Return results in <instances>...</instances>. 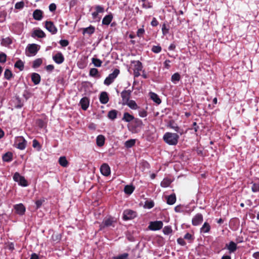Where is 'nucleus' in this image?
<instances>
[{
	"instance_id": "f257e3e1",
	"label": "nucleus",
	"mask_w": 259,
	"mask_h": 259,
	"mask_svg": "<svg viewBox=\"0 0 259 259\" xmlns=\"http://www.w3.org/2000/svg\"><path fill=\"white\" fill-rule=\"evenodd\" d=\"M164 141L169 145H176L178 142L179 136L176 133H166L163 137Z\"/></svg>"
},
{
	"instance_id": "f03ea898",
	"label": "nucleus",
	"mask_w": 259,
	"mask_h": 259,
	"mask_svg": "<svg viewBox=\"0 0 259 259\" xmlns=\"http://www.w3.org/2000/svg\"><path fill=\"white\" fill-rule=\"evenodd\" d=\"M120 73V70L118 69H115L112 73L109 74V75L105 78L104 81V83L106 85H109L111 84L117 77Z\"/></svg>"
},
{
	"instance_id": "7ed1b4c3",
	"label": "nucleus",
	"mask_w": 259,
	"mask_h": 259,
	"mask_svg": "<svg viewBox=\"0 0 259 259\" xmlns=\"http://www.w3.org/2000/svg\"><path fill=\"white\" fill-rule=\"evenodd\" d=\"M15 182H17L18 184L22 187H26L28 185L27 180L24 177L21 176L18 172H16L13 177Z\"/></svg>"
},
{
	"instance_id": "20e7f679",
	"label": "nucleus",
	"mask_w": 259,
	"mask_h": 259,
	"mask_svg": "<svg viewBox=\"0 0 259 259\" xmlns=\"http://www.w3.org/2000/svg\"><path fill=\"white\" fill-rule=\"evenodd\" d=\"M137 217V212L131 209H126L123 211L122 219L124 221L130 220Z\"/></svg>"
},
{
	"instance_id": "39448f33",
	"label": "nucleus",
	"mask_w": 259,
	"mask_h": 259,
	"mask_svg": "<svg viewBox=\"0 0 259 259\" xmlns=\"http://www.w3.org/2000/svg\"><path fill=\"white\" fill-rule=\"evenodd\" d=\"M116 221L114 220L113 218H109L105 219L102 224L100 225V230L104 229L105 227H109L112 226L114 227V224Z\"/></svg>"
},
{
	"instance_id": "423d86ee",
	"label": "nucleus",
	"mask_w": 259,
	"mask_h": 259,
	"mask_svg": "<svg viewBox=\"0 0 259 259\" xmlns=\"http://www.w3.org/2000/svg\"><path fill=\"white\" fill-rule=\"evenodd\" d=\"M27 142L22 136L17 137L15 144L16 147L20 150H24L26 146Z\"/></svg>"
},
{
	"instance_id": "0eeeda50",
	"label": "nucleus",
	"mask_w": 259,
	"mask_h": 259,
	"mask_svg": "<svg viewBox=\"0 0 259 259\" xmlns=\"http://www.w3.org/2000/svg\"><path fill=\"white\" fill-rule=\"evenodd\" d=\"M45 27L52 34H55L57 32V28L55 26L54 23L51 21H46Z\"/></svg>"
},
{
	"instance_id": "6e6552de",
	"label": "nucleus",
	"mask_w": 259,
	"mask_h": 259,
	"mask_svg": "<svg viewBox=\"0 0 259 259\" xmlns=\"http://www.w3.org/2000/svg\"><path fill=\"white\" fill-rule=\"evenodd\" d=\"M163 226V223L161 221H154L151 222L148 226L150 230L153 231H156L161 229Z\"/></svg>"
},
{
	"instance_id": "1a4fd4ad",
	"label": "nucleus",
	"mask_w": 259,
	"mask_h": 259,
	"mask_svg": "<svg viewBox=\"0 0 259 259\" xmlns=\"http://www.w3.org/2000/svg\"><path fill=\"white\" fill-rule=\"evenodd\" d=\"M203 221V217L201 213H198L193 218L192 224L193 226H197L200 225Z\"/></svg>"
},
{
	"instance_id": "9d476101",
	"label": "nucleus",
	"mask_w": 259,
	"mask_h": 259,
	"mask_svg": "<svg viewBox=\"0 0 259 259\" xmlns=\"http://www.w3.org/2000/svg\"><path fill=\"white\" fill-rule=\"evenodd\" d=\"M132 91L130 90H124L121 93V97L122 98L123 104H125L126 102L130 100L131 96Z\"/></svg>"
},
{
	"instance_id": "9b49d317",
	"label": "nucleus",
	"mask_w": 259,
	"mask_h": 259,
	"mask_svg": "<svg viewBox=\"0 0 259 259\" xmlns=\"http://www.w3.org/2000/svg\"><path fill=\"white\" fill-rule=\"evenodd\" d=\"M53 60L57 64H60L64 61V57L61 52H58L53 56Z\"/></svg>"
},
{
	"instance_id": "f8f14e48",
	"label": "nucleus",
	"mask_w": 259,
	"mask_h": 259,
	"mask_svg": "<svg viewBox=\"0 0 259 259\" xmlns=\"http://www.w3.org/2000/svg\"><path fill=\"white\" fill-rule=\"evenodd\" d=\"M101 174L105 176H108L110 174V168L108 164L103 163L100 167Z\"/></svg>"
},
{
	"instance_id": "ddd939ff",
	"label": "nucleus",
	"mask_w": 259,
	"mask_h": 259,
	"mask_svg": "<svg viewBox=\"0 0 259 259\" xmlns=\"http://www.w3.org/2000/svg\"><path fill=\"white\" fill-rule=\"evenodd\" d=\"M168 126L170 128H172L176 132L179 133L181 135L184 134V130L183 129L180 128L177 123L175 122L174 121L171 120L169 121L168 123Z\"/></svg>"
},
{
	"instance_id": "4468645a",
	"label": "nucleus",
	"mask_w": 259,
	"mask_h": 259,
	"mask_svg": "<svg viewBox=\"0 0 259 259\" xmlns=\"http://www.w3.org/2000/svg\"><path fill=\"white\" fill-rule=\"evenodd\" d=\"M14 209L17 214L19 215H23L25 212V207L22 203H19L14 205Z\"/></svg>"
},
{
	"instance_id": "2eb2a0df",
	"label": "nucleus",
	"mask_w": 259,
	"mask_h": 259,
	"mask_svg": "<svg viewBox=\"0 0 259 259\" xmlns=\"http://www.w3.org/2000/svg\"><path fill=\"white\" fill-rule=\"evenodd\" d=\"M38 46L35 44L28 45L26 49L31 54L35 55L38 52L39 49L38 48Z\"/></svg>"
},
{
	"instance_id": "dca6fc26",
	"label": "nucleus",
	"mask_w": 259,
	"mask_h": 259,
	"mask_svg": "<svg viewBox=\"0 0 259 259\" xmlns=\"http://www.w3.org/2000/svg\"><path fill=\"white\" fill-rule=\"evenodd\" d=\"M31 36L33 37H37L38 38H44L46 36V35L42 30L37 29L33 30Z\"/></svg>"
},
{
	"instance_id": "f3484780",
	"label": "nucleus",
	"mask_w": 259,
	"mask_h": 259,
	"mask_svg": "<svg viewBox=\"0 0 259 259\" xmlns=\"http://www.w3.org/2000/svg\"><path fill=\"white\" fill-rule=\"evenodd\" d=\"M96 11L92 13V15L93 19H96L98 17L99 13H103L104 12V9L103 7L100 5H97L95 7Z\"/></svg>"
},
{
	"instance_id": "a211bd4d",
	"label": "nucleus",
	"mask_w": 259,
	"mask_h": 259,
	"mask_svg": "<svg viewBox=\"0 0 259 259\" xmlns=\"http://www.w3.org/2000/svg\"><path fill=\"white\" fill-rule=\"evenodd\" d=\"M100 102L103 104H105L109 101V97L107 92H102L99 97Z\"/></svg>"
},
{
	"instance_id": "6ab92c4d",
	"label": "nucleus",
	"mask_w": 259,
	"mask_h": 259,
	"mask_svg": "<svg viewBox=\"0 0 259 259\" xmlns=\"http://www.w3.org/2000/svg\"><path fill=\"white\" fill-rule=\"evenodd\" d=\"M113 18V16L112 13L106 15L102 20V25H109L111 22Z\"/></svg>"
},
{
	"instance_id": "aec40b11",
	"label": "nucleus",
	"mask_w": 259,
	"mask_h": 259,
	"mask_svg": "<svg viewBox=\"0 0 259 259\" xmlns=\"http://www.w3.org/2000/svg\"><path fill=\"white\" fill-rule=\"evenodd\" d=\"M79 104L83 110H86L89 105V100L87 97H83L81 99Z\"/></svg>"
},
{
	"instance_id": "412c9836",
	"label": "nucleus",
	"mask_w": 259,
	"mask_h": 259,
	"mask_svg": "<svg viewBox=\"0 0 259 259\" xmlns=\"http://www.w3.org/2000/svg\"><path fill=\"white\" fill-rule=\"evenodd\" d=\"M31 77L32 81L35 85H37L40 83L41 77L38 73H32Z\"/></svg>"
},
{
	"instance_id": "4be33fe9",
	"label": "nucleus",
	"mask_w": 259,
	"mask_h": 259,
	"mask_svg": "<svg viewBox=\"0 0 259 259\" xmlns=\"http://www.w3.org/2000/svg\"><path fill=\"white\" fill-rule=\"evenodd\" d=\"M143 125V121L139 118H135L133 120V127L136 130L137 128H141Z\"/></svg>"
},
{
	"instance_id": "5701e85b",
	"label": "nucleus",
	"mask_w": 259,
	"mask_h": 259,
	"mask_svg": "<svg viewBox=\"0 0 259 259\" xmlns=\"http://www.w3.org/2000/svg\"><path fill=\"white\" fill-rule=\"evenodd\" d=\"M95 31V27L92 25H90L89 27L87 28H82V34L84 35L85 33L89 35L93 34Z\"/></svg>"
},
{
	"instance_id": "b1692460",
	"label": "nucleus",
	"mask_w": 259,
	"mask_h": 259,
	"mask_svg": "<svg viewBox=\"0 0 259 259\" xmlns=\"http://www.w3.org/2000/svg\"><path fill=\"white\" fill-rule=\"evenodd\" d=\"M33 17L36 20H40L42 18V11L36 9L33 13Z\"/></svg>"
},
{
	"instance_id": "393cba45",
	"label": "nucleus",
	"mask_w": 259,
	"mask_h": 259,
	"mask_svg": "<svg viewBox=\"0 0 259 259\" xmlns=\"http://www.w3.org/2000/svg\"><path fill=\"white\" fill-rule=\"evenodd\" d=\"M133 119H135V117L133 115L130 114L128 112H124L123 114V117L122 118V120L127 122H130L133 120Z\"/></svg>"
},
{
	"instance_id": "a878e982",
	"label": "nucleus",
	"mask_w": 259,
	"mask_h": 259,
	"mask_svg": "<svg viewBox=\"0 0 259 259\" xmlns=\"http://www.w3.org/2000/svg\"><path fill=\"white\" fill-rule=\"evenodd\" d=\"M176 201L175 194H172L166 197V203L169 205L174 204Z\"/></svg>"
},
{
	"instance_id": "bb28decb",
	"label": "nucleus",
	"mask_w": 259,
	"mask_h": 259,
	"mask_svg": "<svg viewBox=\"0 0 259 259\" xmlns=\"http://www.w3.org/2000/svg\"><path fill=\"white\" fill-rule=\"evenodd\" d=\"M150 96L151 99L156 104H160L161 103V100L156 93L150 92Z\"/></svg>"
},
{
	"instance_id": "cd10ccee",
	"label": "nucleus",
	"mask_w": 259,
	"mask_h": 259,
	"mask_svg": "<svg viewBox=\"0 0 259 259\" xmlns=\"http://www.w3.org/2000/svg\"><path fill=\"white\" fill-rule=\"evenodd\" d=\"M97 145L99 147H102L105 143V137L104 136L100 135L97 136L96 139Z\"/></svg>"
},
{
	"instance_id": "c85d7f7f",
	"label": "nucleus",
	"mask_w": 259,
	"mask_h": 259,
	"mask_svg": "<svg viewBox=\"0 0 259 259\" xmlns=\"http://www.w3.org/2000/svg\"><path fill=\"white\" fill-rule=\"evenodd\" d=\"M58 162L59 164L64 167H67L69 164V162L65 156L60 157L59 159Z\"/></svg>"
},
{
	"instance_id": "c756f323",
	"label": "nucleus",
	"mask_w": 259,
	"mask_h": 259,
	"mask_svg": "<svg viewBox=\"0 0 259 259\" xmlns=\"http://www.w3.org/2000/svg\"><path fill=\"white\" fill-rule=\"evenodd\" d=\"M210 226L207 222H205L200 228V232L202 233H206L209 232Z\"/></svg>"
},
{
	"instance_id": "7c9ffc66",
	"label": "nucleus",
	"mask_w": 259,
	"mask_h": 259,
	"mask_svg": "<svg viewBox=\"0 0 259 259\" xmlns=\"http://www.w3.org/2000/svg\"><path fill=\"white\" fill-rule=\"evenodd\" d=\"M124 104H126L132 109L136 110L139 108V107L137 105L136 102L132 100H130L126 102Z\"/></svg>"
},
{
	"instance_id": "2f4dec72",
	"label": "nucleus",
	"mask_w": 259,
	"mask_h": 259,
	"mask_svg": "<svg viewBox=\"0 0 259 259\" xmlns=\"http://www.w3.org/2000/svg\"><path fill=\"white\" fill-rule=\"evenodd\" d=\"M13 154L11 152H7L3 155V160L6 162H10L12 160Z\"/></svg>"
},
{
	"instance_id": "473e14b6",
	"label": "nucleus",
	"mask_w": 259,
	"mask_h": 259,
	"mask_svg": "<svg viewBox=\"0 0 259 259\" xmlns=\"http://www.w3.org/2000/svg\"><path fill=\"white\" fill-rule=\"evenodd\" d=\"M135 190V187L133 185H126L124 188V192L125 194L130 195Z\"/></svg>"
},
{
	"instance_id": "72a5a7b5",
	"label": "nucleus",
	"mask_w": 259,
	"mask_h": 259,
	"mask_svg": "<svg viewBox=\"0 0 259 259\" xmlns=\"http://www.w3.org/2000/svg\"><path fill=\"white\" fill-rule=\"evenodd\" d=\"M118 111L116 110H112L109 111L108 113V117L113 120L117 117V114Z\"/></svg>"
},
{
	"instance_id": "f704fd0d",
	"label": "nucleus",
	"mask_w": 259,
	"mask_h": 259,
	"mask_svg": "<svg viewBox=\"0 0 259 259\" xmlns=\"http://www.w3.org/2000/svg\"><path fill=\"white\" fill-rule=\"evenodd\" d=\"M89 74L93 77H100V75L99 73L98 70L97 68H91L90 70Z\"/></svg>"
},
{
	"instance_id": "c9c22d12",
	"label": "nucleus",
	"mask_w": 259,
	"mask_h": 259,
	"mask_svg": "<svg viewBox=\"0 0 259 259\" xmlns=\"http://www.w3.org/2000/svg\"><path fill=\"white\" fill-rule=\"evenodd\" d=\"M14 67L17 68L20 71H22L24 69V64L21 60H18L14 64Z\"/></svg>"
},
{
	"instance_id": "e433bc0d",
	"label": "nucleus",
	"mask_w": 259,
	"mask_h": 259,
	"mask_svg": "<svg viewBox=\"0 0 259 259\" xmlns=\"http://www.w3.org/2000/svg\"><path fill=\"white\" fill-rule=\"evenodd\" d=\"M13 73L9 69H6L4 72V77L7 80H10L13 77Z\"/></svg>"
},
{
	"instance_id": "4c0bfd02",
	"label": "nucleus",
	"mask_w": 259,
	"mask_h": 259,
	"mask_svg": "<svg viewBox=\"0 0 259 259\" xmlns=\"http://www.w3.org/2000/svg\"><path fill=\"white\" fill-rule=\"evenodd\" d=\"M12 43V40L9 37H7L6 38H3L2 42H1L2 45L3 46H5V47L11 45Z\"/></svg>"
},
{
	"instance_id": "58836bf2",
	"label": "nucleus",
	"mask_w": 259,
	"mask_h": 259,
	"mask_svg": "<svg viewBox=\"0 0 259 259\" xmlns=\"http://www.w3.org/2000/svg\"><path fill=\"white\" fill-rule=\"evenodd\" d=\"M42 63V60L41 58L36 59L33 62L32 67L34 68H38Z\"/></svg>"
},
{
	"instance_id": "ea45409f",
	"label": "nucleus",
	"mask_w": 259,
	"mask_h": 259,
	"mask_svg": "<svg viewBox=\"0 0 259 259\" xmlns=\"http://www.w3.org/2000/svg\"><path fill=\"white\" fill-rule=\"evenodd\" d=\"M154 206V202L153 200H146L145 202L144 207L146 208L150 209L153 207Z\"/></svg>"
},
{
	"instance_id": "a19ab883",
	"label": "nucleus",
	"mask_w": 259,
	"mask_h": 259,
	"mask_svg": "<svg viewBox=\"0 0 259 259\" xmlns=\"http://www.w3.org/2000/svg\"><path fill=\"white\" fill-rule=\"evenodd\" d=\"M92 62L95 65V66L99 67L102 65V61L100 60L99 59L93 58L92 59Z\"/></svg>"
},
{
	"instance_id": "79ce46f5",
	"label": "nucleus",
	"mask_w": 259,
	"mask_h": 259,
	"mask_svg": "<svg viewBox=\"0 0 259 259\" xmlns=\"http://www.w3.org/2000/svg\"><path fill=\"white\" fill-rule=\"evenodd\" d=\"M226 247L229 250V252L231 253L236 249V244H227Z\"/></svg>"
},
{
	"instance_id": "37998d69",
	"label": "nucleus",
	"mask_w": 259,
	"mask_h": 259,
	"mask_svg": "<svg viewBox=\"0 0 259 259\" xmlns=\"http://www.w3.org/2000/svg\"><path fill=\"white\" fill-rule=\"evenodd\" d=\"M135 143L136 141L135 139H131L125 142V146L126 148H131L135 145Z\"/></svg>"
},
{
	"instance_id": "c03bdc74",
	"label": "nucleus",
	"mask_w": 259,
	"mask_h": 259,
	"mask_svg": "<svg viewBox=\"0 0 259 259\" xmlns=\"http://www.w3.org/2000/svg\"><path fill=\"white\" fill-rule=\"evenodd\" d=\"M180 78V75L178 73H175L171 76V80L173 82L176 83V82L179 81Z\"/></svg>"
},
{
	"instance_id": "a18cd8bd",
	"label": "nucleus",
	"mask_w": 259,
	"mask_h": 259,
	"mask_svg": "<svg viewBox=\"0 0 259 259\" xmlns=\"http://www.w3.org/2000/svg\"><path fill=\"white\" fill-rule=\"evenodd\" d=\"M143 68L142 64L139 61L136 62V64L135 65L134 70L140 71Z\"/></svg>"
},
{
	"instance_id": "49530a36",
	"label": "nucleus",
	"mask_w": 259,
	"mask_h": 259,
	"mask_svg": "<svg viewBox=\"0 0 259 259\" xmlns=\"http://www.w3.org/2000/svg\"><path fill=\"white\" fill-rule=\"evenodd\" d=\"M32 146L34 148H36L38 151L41 149V146L39 143L36 139H34L32 141Z\"/></svg>"
},
{
	"instance_id": "de8ad7c7",
	"label": "nucleus",
	"mask_w": 259,
	"mask_h": 259,
	"mask_svg": "<svg viewBox=\"0 0 259 259\" xmlns=\"http://www.w3.org/2000/svg\"><path fill=\"white\" fill-rule=\"evenodd\" d=\"M162 50L161 47L158 45V46H153L151 49L152 52H153L154 53H159Z\"/></svg>"
},
{
	"instance_id": "09e8293b",
	"label": "nucleus",
	"mask_w": 259,
	"mask_h": 259,
	"mask_svg": "<svg viewBox=\"0 0 259 259\" xmlns=\"http://www.w3.org/2000/svg\"><path fill=\"white\" fill-rule=\"evenodd\" d=\"M141 1L143 2V4H142V7L143 8L148 9V8H152L151 4L150 3H149L148 1H147V0H141Z\"/></svg>"
},
{
	"instance_id": "8fccbe9b",
	"label": "nucleus",
	"mask_w": 259,
	"mask_h": 259,
	"mask_svg": "<svg viewBox=\"0 0 259 259\" xmlns=\"http://www.w3.org/2000/svg\"><path fill=\"white\" fill-rule=\"evenodd\" d=\"M251 189L253 192L255 193L259 192V184L252 183Z\"/></svg>"
},
{
	"instance_id": "3c124183",
	"label": "nucleus",
	"mask_w": 259,
	"mask_h": 259,
	"mask_svg": "<svg viewBox=\"0 0 259 259\" xmlns=\"http://www.w3.org/2000/svg\"><path fill=\"white\" fill-rule=\"evenodd\" d=\"M36 123L37 125V126L40 128H43L46 125L45 121L41 119H37L36 121Z\"/></svg>"
},
{
	"instance_id": "603ef678",
	"label": "nucleus",
	"mask_w": 259,
	"mask_h": 259,
	"mask_svg": "<svg viewBox=\"0 0 259 259\" xmlns=\"http://www.w3.org/2000/svg\"><path fill=\"white\" fill-rule=\"evenodd\" d=\"M7 60V55L4 53H0V63H4L6 62Z\"/></svg>"
},
{
	"instance_id": "864d4df0",
	"label": "nucleus",
	"mask_w": 259,
	"mask_h": 259,
	"mask_svg": "<svg viewBox=\"0 0 259 259\" xmlns=\"http://www.w3.org/2000/svg\"><path fill=\"white\" fill-rule=\"evenodd\" d=\"M45 201V200L44 198L37 200L35 201V204H36V209H38L41 207L42 203Z\"/></svg>"
},
{
	"instance_id": "5fc2aeb1",
	"label": "nucleus",
	"mask_w": 259,
	"mask_h": 259,
	"mask_svg": "<svg viewBox=\"0 0 259 259\" xmlns=\"http://www.w3.org/2000/svg\"><path fill=\"white\" fill-rule=\"evenodd\" d=\"M143 27L144 26H143V28H139L137 30V35L139 37H142L145 33V30Z\"/></svg>"
},
{
	"instance_id": "6e6d98bb",
	"label": "nucleus",
	"mask_w": 259,
	"mask_h": 259,
	"mask_svg": "<svg viewBox=\"0 0 259 259\" xmlns=\"http://www.w3.org/2000/svg\"><path fill=\"white\" fill-rule=\"evenodd\" d=\"M163 232L164 234L168 235L172 232V229L170 226H165L163 229Z\"/></svg>"
},
{
	"instance_id": "4d7b16f0",
	"label": "nucleus",
	"mask_w": 259,
	"mask_h": 259,
	"mask_svg": "<svg viewBox=\"0 0 259 259\" xmlns=\"http://www.w3.org/2000/svg\"><path fill=\"white\" fill-rule=\"evenodd\" d=\"M24 7V3L23 2H17L15 6L16 9H21Z\"/></svg>"
},
{
	"instance_id": "13d9d810",
	"label": "nucleus",
	"mask_w": 259,
	"mask_h": 259,
	"mask_svg": "<svg viewBox=\"0 0 259 259\" xmlns=\"http://www.w3.org/2000/svg\"><path fill=\"white\" fill-rule=\"evenodd\" d=\"M52 238L54 241L59 242L61 239V235L59 234H53L52 235Z\"/></svg>"
},
{
	"instance_id": "bf43d9fd",
	"label": "nucleus",
	"mask_w": 259,
	"mask_h": 259,
	"mask_svg": "<svg viewBox=\"0 0 259 259\" xmlns=\"http://www.w3.org/2000/svg\"><path fill=\"white\" fill-rule=\"evenodd\" d=\"M162 32L163 35H166L169 32V29L167 28L166 27V24L163 23L162 26Z\"/></svg>"
},
{
	"instance_id": "052dcab7",
	"label": "nucleus",
	"mask_w": 259,
	"mask_h": 259,
	"mask_svg": "<svg viewBox=\"0 0 259 259\" xmlns=\"http://www.w3.org/2000/svg\"><path fill=\"white\" fill-rule=\"evenodd\" d=\"M184 238L185 239H187L189 241H191L193 240L194 237L192 234H191L189 233H187L184 235Z\"/></svg>"
},
{
	"instance_id": "680f3d73",
	"label": "nucleus",
	"mask_w": 259,
	"mask_h": 259,
	"mask_svg": "<svg viewBox=\"0 0 259 259\" xmlns=\"http://www.w3.org/2000/svg\"><path fill=\"white\" fill-rule=\"evenodd\" d=\"M59 44L63 47H65L69 45V41L66 39H61L59 41Z\"/></svg>"
},
{
	"instance_id": "e2e57ef3",
	"label": "nucleus",
	"mask_w": 259,
	"mask_h": 259,
	"mask_svg": "<svg viewBox=\"0 0 259 259\" xmlns=\"http://www.w3.org/2000/svg\"><path fill=\"white\" fill-rule=\"evenodd\" d=\"M139 115L140 117H145L147 116V112L146 110L143 109L142 110L139 111Z\"/></svg>"
},
{
	"instance_id": "0e129e2a",
	"label": "nucleus",
	"mask_w": 259,
	"mask_h": 259,
	"mask_svg": "<svg viewBox=\"0 0 259 259\" xmlns=\"http://www.w3.org/2000/svg\"><path fill=\"white\" fill-rule=\"evenodd\" d=\"M158 24H159V22H158V21L157 20V19H156V18L153 17V19H152V21L151 22V25L153 27H156V26H157Z\"/></svg>"
},
{
	"instance_id": "69168bd1",
	"label": "nucleus",
	"mask_w": 259,
	"mask_h": 259,
	"mask_svg": "<svg viewBox=\"0 0 259 259\" xmlns=\"http://www.w3.org/2000/svg\"><path fill=\"white\" fill-rule=\"evenodd\" d=\"M77 0H71L69 2L70 8H72L76 6L77 4Z\"/></svg>"
},
{
	"instance_id": "338daca9",
	"label": "nucleus",
	"mask_w": 259,
	"mask_h": 259,
	"mask_svg": "<svg viewBox=\"0 0 259 259\" xmlns=\"http://www.w3.org/2000/svg\"><path fill=\"white\" fill-rule=\"evenodd\" d=\"M56 5L55 4L52 3L50 5L49 10L51 12H54L56 10Z\"/></svg>"
},
{
	"instance_id": "774afa93",
	"label": "nucleus",
	"mask_w": 259,
	"mask_h": 259,
	"mask_svg": "<svg viewBox=\"0 0 259 259\" xmlns=\"http://www.w3.org/2000/svg\"><path fill=\"white\" fill-rule=\"evenodd\" d=\"M127 254L124 253L121 255L114 257V259H127Z\"/></svg>"
}]
</instances>
